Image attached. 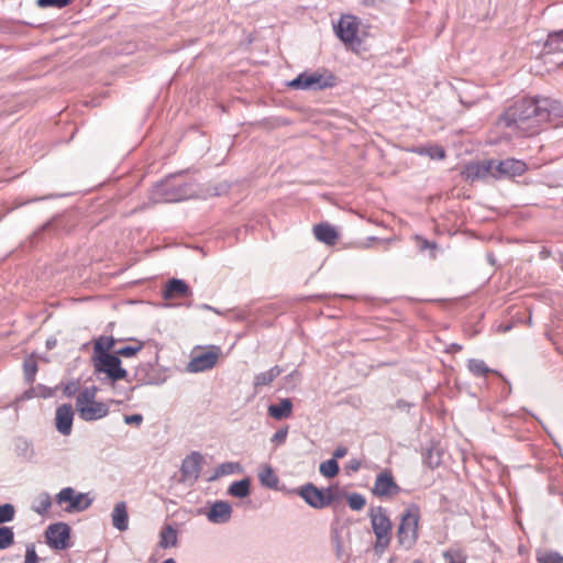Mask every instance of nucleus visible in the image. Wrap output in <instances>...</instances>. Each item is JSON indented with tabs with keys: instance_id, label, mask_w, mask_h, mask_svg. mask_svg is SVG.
<instances>
[{
	"instance_id": "1",
	"label": "nucleus",
	"mask_w": 563,
	"mask_h": 563,
	"mask_svg": "<svg viewBox=\"0 0 563 563\" xmlns=\"http://www.w3.org/2000/svg\"><path fill=\"white\" fill-rule=\"evenodd\" d=\"M560 104L549 98H525L510 108L503 120L506 125L515 124L518 129L529 134H534L538 128L550 120L552 115H558Z\"/></svg>"
},
{
	"instance_id": "2",
	"label": "nucleus",
	"mask_w": 563,
	"mask_h": 563,
	"mask_svg": "<svg viewBox=\"0 0 563 563\" xmlns=\"http://www.w3.org/2000/svg\"><path fill=\"white\" fill-rule=\"evenodd\" d=\"M420 509L416 504L409 505L400 516L397 529L398 542L406 549L412 548L419 537Z\"/></svg>"
},
{
	"instance_id": "3",
	"label": "nucleus",
	"mask_w": 563,
	"mask_h": 563,
	"mask_svg": "<svg viewBox=\"0 0 563 563\" xmlns=\"http://www.w3.org/2000/svg\"><path fill=\"white\" fill-rule=\"evenodd\" d=\"M96 388H85L76 399V409L85 421H95L109 413V407L102 401L96 400Z\"/></svg>"
},
{
	"instance_id": "4",
	"label": "nucleus",
	"mask_w": 563,
	"mask_h": 563,
	"mask_svg": "<svg viewBox=\"0 0 563 563\" xmlns=\"http://www.w3.org/2000/svg\"><path fill=\"white\" fill-rule=\"evenodd\" d=\"M369 519L372 529L376 537L374 551L376 554L380 555L390 543L393 525L386 510L382 507L371 508Z\"/></svg>"
},
{
	"instance_id": "5",
	"label": "nucleus",
	"mask_w": 563,
	"mask_h": 563,
	"mask_svg": "<svg viewBox=\"0 0 563 563\" xmlns=\"http://www.w3.org/2000/svg\"><path fill=\"white\" fill-rule=\"evenodd\" d=\"M95 369L104 373L112 382L124 379L128 372L121 366V360L114 354H104L93 360Z\"/></svg>"
},
{
	"instance_id": "6",
	"label": "nucleus",
	"mask_w": 563,
	"mask_h": 563,
	"mask_svg": "<svg viewBox=\"0 0 563 563\" xmlns=\"http://www.w3.org/2000/svg\"><path fill=\"white\" fill-rule=\"evenodd\" d=\"M335 33L342 42L350 45L352 48L361 44L358 37V22L355 16L343 15L335 26Z\"/></svg>"
},
{
	"instance_id": "7",
	"label": "nucleus",
	"mask_w": 563,
	"mask_h": 563,
	"mask_svg": "<svg viewBox=\"0 0 563 563\" xmlns=\"http://www.w3.org/2000/svg\"><path fill=\"white\" fill-rule=\"evenodd\" d=\"M47 544L56 550H65L69 547L70 528L67 523L58 522L47 527L45 531Z\"/></svg>"
},
{
	"instance_id": "8",
	"label": "nucleus",
	"mask_w": 563,
	"mask_h": 563,
	"mask_svg": "<svg viewBox=\"0 0 563 563\" xmlns=\"http://www.w3.org/2000/svg\"><path fill=\"white\" fill-rule=\"evenodd\" d=\"M220 356V347L212 346L211 350L202 352L191 357L187 364L189 373H200L213 368Z\"/></svg>"
},
{
	"instance_id": "9",
	"label": "nucleus",
	"mask_w": 563,
	"mask_h": 563,
	"mask_svg": "<svg viewBox=\"0 0 563 563\" xmlns=\"http://www.w3.org/2000/svg\"><path fill=\"white\" fill-rule=\"evenodd\" d=\"M494 179L512 178L521 176L527 170V164L523 161L507 158L504 161L494 159Z\"/></svg>"
},
{
	"instance_id": "10",
	"label": "nucleus",
	"mask_w": 563,
	"mask_h": 563,
	"mask_svg": "<svg viewBox=\"0 0 563 563\" xmlns=\"http://www.w3.org/2000/svg\"><path fill=\"white\" fill-rule=\"evenodd\" d=\"M494 159L470 163L465 166L463 175L471 181L494 179Z\"/></svg>"
},
{
	"instance_id": "11",
	"label": "nucleus",
	"mask_w": 563,
	"mask_h": 563,
	"mask_svg": "<svg viewBox=\"0 0 563 563\" xmlns=\"http://www.w3.org/2000/svg\"><path fill=\"white\" fill-rule=\"evenodd\" d=\"M400 488L394 481L390 472L384 471L376 476L372 493L377 497L390 498L399 493Z\"/></svg>"
},
{
	"instance_id": "12",
	"label": "nucleus",
	"mask_w": 563,
	"mask_h": 563,
	"mask_svg": "<svg viewBox=\"0 0 563 563\" xmlns=\"http://www.w3.org/2000/svg\"><path fill=\"white\" fill-rule=\"evenodd\" d=\"M151 199L154 203L173 202L183 199L169 180L157 184L152 191Z\"/></svg>"
},
{
	"instance_id": "13",
	"label": "nucleus",
	"mask_w": 563,
	"mask_h": 563,
	"mask_svg": "<svg viewBox=\"0 0 563 563\" xmlns=\"http://www.w3.org/2000/svg\"><path fill=\"white\" fill-rule=\"evenodd\" d=\"M202 455L192 452L181 464V475L186 481H197L201 471Z\"/></svg>"
},
{
	"instance_id": "14",
	"label": "nucleus",
	"mask_w": 563,
	"mask_h": 563,
	"mask_svg": "<svg viewBox=\"0 0 563 563\" xmlns=\"http://www.w3.org/2000/svg\"><path fill=\"white\" fill-rule=\"evenodd\" d=\"M74 411L71 405L64 404L56 409V429L63 435H68L73 428Z\"/></svg>"
},
{
	"instance_id": "15",
	"label": "nucleus",
	"mask_w": 563,
	"mask_h": 563,
	"mask_svg": "<svg viewBox=\"0 0 563 563\" xmlns=\"http://www.w3.org/2000/svg\"><path fill=\"white\" fill-rule=\"evenodd\" d=\"M342 238L341 228L329 222H319V242L328 246H335Z\"/></svg>"
},
{
	"instance_id": "16",
	"label": "nucleus",
	"mask_w": 563,
	"mask_h": 563,
	"mask_svg": "<svg viewBox=\"0 0 563 563\" xmlns=\"http://www.w3.org/2000/svg\"><path fill=\"white\" fill-rule=\"evenodd\" d=\"M232 507L228 501H216L207 514L212 523H225L231 519Z\"/></svg>"
},
{
	"instance_id": "17",
	"label": "nucleus",
	"mask_w": 563,
	"mask_h": 563,
	"mask_svg": "<svg viewBox=\"0 0 563 563\" xmlns=\"http://www.w3.org/2000/svg\"><path fill=\"white\" fill-rule=\"evenodd\" d=\"M163 295L167 300L186 298L191 295V290L184 280L173 278L166 284Z\"/></svg>"
},
{
	"instance_id": "18",
	"label": "nucleus",
	"mask_w": 563,
	"mask_h": 563,
	"mask_svg": "<svg viewBox=\"0 0 563 563\" xmlns=\"http://www.w3.org/2000/svg\"><path fill=\"white\" fill-rule=\"evenodd\" d=\"M112 525L119 531H125L129 528V515L125 501H119L114 505L111 512Z\"/></svg>"
},
{
	"instance_id": "19",
	"label": "nucleus",
	"mask_w": 563,
	"mask_h": 563,
	"mask_svg": "<svg viewBox=\"0 0 563 563\" xmlns=\"http://www.w3.org/2000/svg\"><path fill=\"white\" fill-rule=\"evenodd\" d=\"M292 402L290 399H282L278 404H272L268 406V415L276 419L282 420L291 416Z\"/></svg>"
},
{
	"instance_id": "20",
	"label": "nucleus",
	"mask_w": 563,
	"mask_h": 563,
	"mask_svg": "<svg viewBox=\"0 0 563 563\" xmlns=\"http://www.w3.org/2000/svg\"><path fill=\"white\" fill-rule=\"evenodd\" d=\"M282 373L283 368L275 365L266 372L256 374L253 380L254 388L258 389L260 387L271 385Z\"/></svg>"
},
{
	"instance_id": "21",
	"label": "nucleus",
	"mask_w": 563,
	"mask_h": 563,
	"mask_svg": "<svg viewBox=\"0 0 563 563\" xmlns=\"http://www.w3.org/2000/svg\"><path fill=\"white\" fill-rule=\"evenodd\" d=\"M115 340L112 336H99L93 344V360L102 357L104 354H111Z\"/></svg>"
},
{
	"instance_id": "22",
	"label": "nucleus",
	"mask_w": 563,
	"mask_h": 563,
	"mask_svg": "<svg viewBox=\"0 0 563 563\" xmlns=\"http://www.w3.org/2000/svg\"><path fill=\"white\" fill-rule=\"evenodd\" d=\"M258 479L261 484L267 488L275 489L278 485V477L269 465H264L258 472Z\"/></svg>"
},
{
	"instance_id": "23",
	"label": "nucleus",
	"mask_w": 563,
	"mask_h": 563,
	"mask_svg": "<svg viewBox=\"0 0 563 563\" xmlns=\"http://www.w3.org/2000/svg\"><path fill=\"white\" fill-rule=\"evenodd\" d=\"M251 481L243 478L230 485L228 493L236 498H245L250 495Z\"/></svg>"
},
{
	"instance_id": "24",
	"label": "nucleus",
	"mask_w": 563,
	"mask_h": 563,
	"mask_svg": "<svg viewBox=\"0 0 563 563\" xmlns=\"http://www.w3.org/2000/svg\"><path fill=\"white\" fill-rule=\"evenodd\" d=\"M308 505L317 508V487L308 483L295 490Z\"/></svg>"
},
{
	"instance_id": "25",
	"label": "nucleus",
	"mask_w": 563,
	"mask_h": 563,
	"mask_svg": "<svg viewBox=\"0 0 563 563\" xmlns=\"http://www.w3.org/2000/svg\"><path fill=\"white\" fill-rule=\"evenodd\" d=\"M92 499L87 494H76L71 505H68L65 510L68 512L84 511L90 507Z\"/></svg>"
},
{
	"instance_id": "26",
	"label": "nucleus",
	"mask_w": 563,
	"mask_h": 563,
	"mask_svg": "<svg viewBox=\"0 0 563 563\" xmlns=\"http://www.w3.org/2000/svg\"><path fill=\"white\" fill-rule=\"evenodd\" d=\"M177 544V531L172 526H166L161 531L159 547L163 549Z\"/></svg>"
},
{
	"instance_id": "27",
	"label": "nucleus",
	"mask_w": 563,
	"mask_h": 563,
	"mask_svg": "<svg viewBox=\"0 0 563 563\" xmlns=\"http://www.w3.org/2000/svg\"><path fill=\"white\" fill-rule=\"evenodd\" d=\"M317 84V75L312 74L306 76L305 74L299 75L297 78L291 80L288 86L294 89H307L312 85Z\"/></svg>"
},
{
	"instance_id": "28",
	"label": "nucleus",
	"mask_w": 563,
	"mask_h": 563,
	"mask_svg": "<svg viewBox=\"0 0 563 563\" xmlns=\"http://www.w3.org/2000/svg\"><path fill=\"white\" fill-rule=\"evenodd\" d=\"M467 368L468 371L475 375L484 377L487 374L492 373L493 371L485 364L484 361L477 360V358H471L467 362Z\"/></svg>"
},
{
	"instance_id": "29",
	"label": "nucleus",
	"mask_w": 563,
	"mask_h": 563,
	"mask_svg": "<svg viewBox=\"0 0 563 563\" xmlns=\"http://www.w3.org/2000/svg\"><path fill=\"white\" fill-rule=\"evenodd\" d=\"M236 471H241V465L234 462H225L217 466L214 474L210 477V481L217 479L224 475L233 474Z\"/></svg>"
},
{
	"instance_id": "30",
	"label": "nucleus",
	"mask_w": 563,
	"mask_h": 563,
	"mask_svg": "<svg viewBox=\"0 0 563 563\" xmlns=\"http://www.w3.org/2000/svg\"><path fill=\"white\" fill-rule=\"evenodd\" d=\"M539 563H563V555L553 550H540L537 552Z\"/></svg>"
},
{
	"instance_id": "31",
	"label": "nucleus",
	"mask_w": 563,
	"mask_h": 563,
	"mask_svg": "<svg viewBox=\"0 0 563 563\" xmlns=\"http://www.w3.org/2000/svg\"><path fill=\"white\" fill-rule=\"evenodd\" d=\"M338 488L319 489V507L328 506L339 498Z\"/></svg>"
},
{
	"instance_id": "32",
	"label": "nucleus",
	"mask_w": 563,
	"mask_h": 563,
	"mask_svg": "<svg viewBox=\"0 0 563 563\" xmlns=\"http://www.w3.org/2000/svg\"><path fill=\"white\" fill-rule=\"evenodd\" d=\"M442 555L446 563H466L467 560L466 554L460 549H448Z\"/></svg>"
},
{
	"instance_id": "33",
	"label": "nucleus",
	"mask_w": 563,
	"mask_h": 563,
	"mask_svg": "<svg viewBox=\"0 0 563 563\" xmlns=\"http://www.w3.org/2000/svg\"><path fill=\"white\" fill-rule=\"evenodd\" d=\"M131 340L133 341V339H131ZM134 342H135V345L123 346V347L117 349L113 354L117 355L119 358H120V356H123V357L134 356L136 353L142 351V349L144 347L143 342H140L136 340H134Z\"/></svg>"
},
{
	"instance_id": "34",
	"label": "nucleus",
	"mask_w": 563,
	"mask_h": 563,
	"mask_svg": "<svg viewBox=\"0 0 563 563\" xmlns=\"http://www.w3.org/2000/svg\"><path fill=\"white\" fill-rule=\"evenodd\" d=\"M319 472L328 478L334 477L339 472V464L334 459L328 460L319 465Z\"/></svg>"
},
{
	"instance_id": "35",
	"label": "nucleus",
	"mask_w": 563,
	"mask_h": 563,
	"mask_svg": "<svg viewBox=\"0 0 563 563\" xmlns=\"http://www.w3.org/2000/svg\"><path fill=\"white\" fill-rule=\"evenodd\" d=\"M14 543V533L10 527H0V550L10 548Z\"/></svg>"
},
{
	"instance_id": "36",
	"label": "nucleus",
	"mask_w": 563,
	"mask_h": 563,
	"mask_svg": "<svg viewBox=\"0 0 563 563\" xmlns=\"http://www.w3.org/2000/svg\"><path fill=\"white\" fill-rule=\"evenodd\" d=\"M336 85V77L329 70L319 73V89L331 88Z\"/></svg>"
},
{
	"instance_id": "37",
	"label": "nucleus",
	"mask_w": 563,
	"mask_h": 563,
	"mask_svg": "<svg viewBox=\"0 0 563 563\" xmlns=\"http://www.w3.org/2000/svg\"><path fill=\"white\" fill-rule=\"evenodd\" d=\"M23 372L27 383H33L37 372L36 362L33 358H27L23 363Z\"/></svg>"
},
{
	"instance_id": "38",
	"label": "nucleus",
	"mask_w": 563,
	"mask_h": 563,
	"mask_svg": "<svg viewBox=\"0 0 563 563\" xmlns=\"http://www.w3.org/2000/svg\"><path fill=\"white\" fill-rule=\"evenodd\" d=\"M15 515V508L12 504H3L0 506V523L10 522Z\"/></svg>"
},
{
	"instance_id": "39",
	"label": "nucleus",
	"mask_w": 563,
	"mask_h": 563,
	"mask_svg": "<svg viewBox=\"0 0 563 563\" xmlns=\"http://www.w3.org/2000/svg\"><path fill=\"white\" fill-rule=\"evenodd\" d=\"M561 42H563V30L550 33L545 42V47H548L549 51H555L559 48Z\"/></svg>"
},
{
	"instance_id": "40",
	"label": "nucleus",
	"mask_w": 563,
	"mask_h": 563,
	"mask_svg": "<svg viewBox=\"0 0 563 563\" xmlns=\"http://www.w3.org/2000/svg\"><path fill=\"white\" fill-rule=\"evenodd\" d=\"M76 493L75 489L71 487H65L63 488L57 495H56V501L57 504L62 505L64 503H68V505L73 504L74 497Z\"/></svg>"
},
{
	"instance_id": "41",
	"label": "nucleus",
	"mask_w": 563,
	"mask_h": 563,
	"mask_svg": "<svg viewBox=\"0 0 563 563\" xmlns=\"http://www.w3.org/2000/svg\"><path fill=\"white\" fill-rule=\"evenodd\" d=\"M347 504L351 509L361 510L364 508L366 500L361 494L353 493L347 497Z\"/></svg>"
},
{
	"instance_id": "42",
	"label": "nucleus",
	"mask_w": 563,
	"mask_h": 563,
	"mask_svg": "<svg viewBox=\"0 0 563 563\" xmlns=\"http://www.w3.org/2000/svg\"><path fill=\"white\" fill-rule=\"evenodd\" d=\"M52 503H51V497L49 495L47 494H43L40 496L38 500H37V505L34 507V510L40 514V515H43L45 512H47V510L49 509Z\"/></svg>"
},
{
	"instance_id": "43",
	"label": "nucleus",
	"mask_w": 563,
	"mask_h": 563,
	"mask_svg": "<svg viewBox=\"0 0 563 563\" xmlns=\"http://www.w3.org/2000/svg\"><path fill=\"white\" fill-rule=\"evenodd\" d=\"M37 4L42 8L55 7L60 9L68 5V0H37Z\"/></svg>"
},
{
	"instance_id": "44",
	"label": "nucleus",
	"mask_w": 563,
	"mask_h": 563,
	"mask_svg": "<svg viewBox=\"0 0 563 563\" xmlns=\"http://www.w3.org/2000/svg\"><path fill=\"white\" fill-rule=\"evenodd\" d=\"M428 156L432 159H443L445 151L441 146H430L428 147Z\"/></svg>"
},
{
	"instance_id": "45",
	"label": "nucleus",
	"mask_w": 563,
	"mask_h": 563,
	"mask_svg": "<svg viewBox=\"0 0 563 563\" xmlns=\"http://www.w3.org/2000/svg\"><path fill=\"white\" fill-rule=\"evenodd\" d=\"M37 560H38V558H37L34 544H32V543L27 544L26 551H25L24 563H37Z\"/></svg>"
},
{
	"instance_id": "46",
	"label": "nucleus",
	"mask_w": 563,
	"mask_h": 563,
	"mask_svg": "<svg viewBox=\"0 0 563 563\" xmlns=\"http://www.w3.org/2000/svg\"><path fill=\"white\" fill-rule=\"evenodd\" d=\"M286 438H287V429H279L278 431H276L274 433L271 441L274 444L279 445L285 442Z\"/></svg>"
},
{
	"instance_id": "47",
	"label": "nucleus",
	"mask_w": 563,
	"mask_h": 563,
	"mask_svg": "<svg viewBox=\"0 0 563 563\" xmlns=\"http://www.w3.org/2000/svg\"><path fill=\"white\" fill-rule=\"evenodd\" d=\"M124 422L126 424H134L139 427L143 422V416L140 413L124 416Z\"/></svg>"
},
{
	"instance_id": "48",
	"label": "nucleus",
	"mask_w": 563,
	"mask_h": 563,
	"mask_svg": "<svg viewBox=\"0 0 563 563\" xmlns=\"http://www.w3.org/2000/svg\"><path fill=\"white\" fill-rule=\"evenodd\" d=\"M347 449L345 446H339L333 452V459L336 461L338 459H342L346 455Z\"/></svg>"
},
{
	"instance_id": "49",
	"label": "nucleus",
	"mask_w": 563,
	"mask_h": 563,
	"mask_svg": "<svg viewBox=\"0 0 563 563\" xmlns=\"http://www.w3.org/2000/svg\"><path fill=\"white\" fill-rule=\"evenodd\" d=\"M77 390V385L75 383H69L64 388V394L67 396H71Z\"/></svg>"
},
{
	"instance_id": "50",
	"label": "nucleus",
	"mask_w": 563,
	"mask_h": 563,
	"mask_svg": "<svg viewBox=\"0 0 563 563\" xmlns=\"http://www.w3.org/2000/svg\"><path fill=\"white\" fill-rule=\"evenodd\" d=\"M349 468L353 472H357L361 468V462L356 459L351 460L349 463Z\"/></svg>"
},
{
	"instance_id": "51",
	"label": "nucleus",
	"mask_w": 563,
	"mask_h": 563,
	"mask_svg": "<svg viewBox=\"0 0 563 563\" xmlns=\"http://www.w3.org/2000/svg\"><path fill=\"white\" fill-rule=\"evenodd\" d=\"M435 245L430 243L429 241L427 240H421V245H420V249L421 250H426V249H434Z\"/></svg>"
},
{
	"instance_id": "52",
	"label": "nucleus",
	"mask_w": 563,
	"mask_h": 563,
	"mask_svg": "<svg viewBox=\"0 0 563 563\" xmlns=\"http://www.w3.org/2000/svg\"><path fill=\"white\" fill-rule=\"evenodd\" d=\"M412 152L419 155H428V147H417L413 148Z\"/></svg>"
},
{
	"instance_id": "53",
	"label": "nucleus",
	"mask_w": 563,
	"mask_h": 563,
	"mask_svg": "<svg viewBox=\"0 0 563 563\" xmlns=\"http://www.w3.org/2000/svg\"><path fill=\"white\" fill-rule=\"evenodd\" d=\"M311 231L314 234V236L317 238V224L312 225Z\"/></svg>"
},
{
	"instance_id": "54",
	"label": "nucleus",
	"mask_w": 563,
	"mask_h": 563,
	"mask_svg": "<svg viewBox=\"0 0 563 563\" xmlns=\"http://www.w3.org/2000/svg\"><path fill=\"white\" fill-rule=\"evenodd\" d=\"M163 563H176V561L174 559H167Z\"/></svg>"
},
{
	"instance_id": "55",
	"label": "nucleus",
	"mask_w": 563,
	"mask_h": 563,
	"mask_svg": "<svg viewBox=\"0 0 563 563\" xmlns=\"http://www.w3.org/2000/svg\"><path fill=\"white\" fill-rule=\"evenodd\" d=\"M203 307H205L206 309H211V307H210V306H208V305H205Z\"/></svg>"
},
{
	"instance_id": "56",
	"label": "nucleus",
	"mask_w": 563,
	"mask_h": 563,
	"mask_svg": "<svg viewBox=\"0 0 563 563\" xmlns=\"http://www.w3.org/2000/svg\"><path fill=\"white\" fill-rule=\"evenodd\" d=\"M73 0H68V4L71 2Z\"/></svg>"
},
{
	"instance_id": "57",
	"label": "nucleus",
	"mask_w": 563,
	"mask_h": 563,
	"mask_svg": "<svg viewBox=\"0 0 563 563\" xmlns=\"http://www.w3.org/2000/svg\"><path fill=\"white\" fill-rule=\"evenodd\" d=\"M415 563H420V562H415Z\"/></svg>"
}]
</instances>
